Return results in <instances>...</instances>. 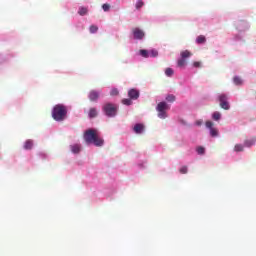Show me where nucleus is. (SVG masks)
Segmentation results:
<instances>
[{
    "mask_svg": "<svg viewBox=\"0 0 256 256\" xmlns=\"http://www.w3.org/2000/svg\"><path fill=\"white\" fill-rule=\"evenodd\" d=\"M171 109V105L167 103V101H161L156 105V111L158 113L159 119H167V111Z\"/></svg>",
    "mask_w": 256,
    "mask_h": 256,
    "instance_id": "39448f33",
    "label": "nucleus"
},
{
    "mask_svg": "<svg viewBox=\"0 0 256 256\" xmlns=\"http://www.w3.org/2000/svg\"><path fill=\"white\" fill-rule=\"evenodd\" d=\"M233 83L237 87H241V85H243V79H241V77H239V76H234L233 77Z\"/></svg>",
    "mask_w": 256,
    "mask_h": 256,
    "instance_id": "5701e85b",
    "label": "nucleus"
},
{
    "mask_svg": "<svg viewBox=\"0 0 256 256\" xmlns=\"http://www.w3.org/2000/svg\"><path fill=\"white\" fill-rule=\"evenodd\" d=\"M223 117V115L221 114V112L219 111H214L211 115V118L213 121L219 122L221 121V118Z\"/></svg>",
    "mask_w": 256,
    "mask_h": 256,
    "instance_id": "a211bd4d",
    "label": "nucleus"
},
{
    "mask_svg": "<svg viewBox=\"0 0 256 256\" xmlns=\"http://www.w3.org/2000/svg\"><path fill=\"white\" fill-rule=\"evenodd\" d=\"M101 97V91L99 90H90L88 93V99L91 103H97Z\"/></svg>",
    "mask_w": 256,
    "mask_h": 256,
    "instance_id": "9b49d317",
    "label": "nucleus"
},
{
    "mask_svg": "<svg viewBox=\"0 0 256 256\" xmlns=\"http://www.w3.org/2000/svg\"><path fill=\"white\" fill-rule=\"evenodd\" d=\"M217 101L219 102L221 109H224V111H229V109H231V104L229 103V96L227 93L218 94Z\"/></svg>",
    "mask_w": 256,
    "mask_h": 256,
    "instance_id": "0eeeda50",
    "label": "nucleus"
},
{
    "mask_svg": "<svg viewBox=\"0 0 256 256\" xmlns=\"http://www.w3.org/2000/svg\"><path fill=\"white\" fill-rule=\"evenodd\" d=\"M167 103H175L176 97L173 94H168L165 97Z\"/></svg>",
    "mask_w": 256,
    "mask_h": 256,
    "instance_id": "2f4dec72",
    "label": "nucleus"
},
{
    "mask_svg": "<svg viewBox=\"0 0 256 256\" xmlns=\"http://www.w3.org/2000/svg\"><path fill=\"white\" fill-rule=\"evenodd\" d=\"M13 57H15L13 53H0V73L5 70L7 63H9V60L13 59Z\"/></svg>",
    "mask_w": 256,
    "mask_h": 256,
    "instance_id": "6e6552de",
    "label": "nucleus"
},
{
    "mask_svg": "<svg viewBox=\"0 0 256 256\" xmlns=\"http://www.w3.org/2000/svg\"><path fill=\"white\" fill-rule=\"evenodd\" d=\"M195 125H196L197 127H201V125H203V120H197V121L195 122Z\"/></svg>",
    "mask_w": 256,
    "mask_h": 256,
    "instance_id": "4c0bfd02",
    "label": "nucleus"
},
{
    "mask_svg": "<svg viewBox=\"0 0 256 256\" xmlns=\"http://www.w3.org/2000/svg\"><path fill=\"white\" fill-rule=\"evenodd\" d=\"M181 123H183V125H185V121L184 120H182Z\"/></svg>",
    "mask_w": 256,
    "mask_h": 256,
    "instance_id": "58836bf2",
    "label": "nucleus"
},
{
    "mask_svg": "<svg viewBox=\"0 0 256 256\" xmlns=\"http://www.w3.org/2000/svg\"><path fill=\"white\" fill-rule=\"evenodd\" d=\"M138 55L140 57H143V59H155L157 57H159V51L155 48H151V49H140L138 51Z\"/></svg>",
    "mask_w": 256,
    "mask_h": 256,
    "instance_id": "423d86ee",
    "label": "nucleus"
},
{
    "mask_svg": "<svg viewBox=\"0 0 256 256\" xmlns=\"http://www.w3.org/2000/svg\"><path fill=\"white\" fill-rule=\"evenodd\" d=\"M84 141L86 145H94V147H103L105 140L99 136L97 130L94 128H88L84 132Z\"/></svg>",
    "mask_w": 256,
    "mask_h": 256,
    "instance_id": "f257e3e1",
    "label": "nucleus"
},
{
    "mask_svg": "<svg viewBox=\"0 0 256 256\" xmlns=\"http://www.w3.org/2000/svg\"><path fill=\"white\" fill-rule=\"evenodd\" d=\"M132 131L135 135H143V133H145V124L139 122L135 123L132 126Z\"/></svg>",
    "mask_w": 256,
    "mask_h": 256,
    "instance_id": "ddd939ff",
    "label": "nucleus"
},
{
    "mask_svg": "<svg viewBox=\"0 0 256 256\" xmlns=\"http://www.w3.org/2000/svg\"><path fill=\"white\" fill-rule=\"evenodd\" d=\"M102 9L103 11H105V13H107V11H109L111 9V6L107 3L102 5Z\"/></svg>",
    "mask_w": 256,
    "mask_h": 256,
    "instance_id": "c9c22d12",
    "label": "nucleus"
},
{
    "mask_svg": "<svg viewBox=\"0 0 256 256\" xmlns=\"http://www.w3.org/2000/svg\"><path fill=\"white\" fill-rule=\"evenodd\" d=\"M132 39L134 41H143L145 39V31H143L141 28L136 27L132 30Z\"/></svg>",
    "mask_w": 256,
    "mask_h": 256,
    "instance_id": "9d476101",
    "label": "nucleus"
},
{
    "mask_svg": "<svg viewBox=\"0 0 256 256\" xmlns=\"http://www.w3.org/2000/svg\"><path fill=\"white\" fill-rule=\"evenodd\" d=\"M255 141H256L255 138L245 140L243 145H244V147L251 148V147H253V145H255Z\"/></svg>",
    "mask_w": 256,
    "mask_h": 256,
    "instance_id": "a878e982",
    "label": "nucleus"
},
{
    "mask_svg": "<svg viewBox=\"0 0 256 256\" xmlns=\"http://www.w3.org/2000/svg\"><path fill=\"white\" fill-rule=\"evenodd\" d=\"M70 151L73 155H79L81 153V145L79 144H72L70 145Z\"/></svg>",
    "mask_w": 256,
    "mask_h": 256,
    "instance_id": "dca6fc26",
    "label": "nucleus"
},
{
    "mask_svg": "<svg viewBox=\"0 0 256 256\" xmlns=\"http://www.w3.org/2000/svg\"><path fill=\"white\" fill-rule=\"evenodd\" d=\"M74 27H75L76 31H79V32H81L85 29V25L81 21L76 22L74 24Z\"/></svg>",
    "mask_w": 256,
    "mask_h": 256,
    "instance_id": "b1692460",
    "label": "nucleus"
},
{
    "mask_svg": "<svg viewBox=\"0 0 256 256\" xmlns=\"http://www.w3.org/2000/svg\"><path fill=\"white\" fill-rule=\"evenodd\" d=\"M122 105H126V107H131V105H133V99L131 98H123L122 99Z\"/></svg>",
    "mask_w": 256,
    "mask_h": 256,
    "instance_id": "bb28decb",
    "label": "nucleus"
},
{
    "mask_svg": "<svg viewBox=\"0 0 256 256\" xmlns=\"http://www.w3.org/2000/svg\"><path fill=\"white\" fill-rule=\"evenodd\" d=\"M143 7H145V2H143V0H137L135 4V9L139 11L140 9H143Z\"/></svg>",
    "mask_w": 256,
    "mask_h": 256,
    "instance_id": "7c9ffc66",
    "label": "nucleus"
},
{
    "mask_svg": "<svg viewBox=\"0 0 256 256\" xmlns=\"http://www.w3.org/2000/svg\"><path fill=\"white\" fill-rule=\"evenodd\" d=\"M99 115V112L97 111V108L92 107L88 111V119H95Z\"/></svg>",
    "mask_w": 256,
    "mask_h": 256,
    "instance_id": "f3484780",
    "label": "nucleus"
},
{
    "mask_svg": "<svg viewBox=\"0 0 256 256\" xmlns=\"http://www.w3.org/2000/svg\"><path fill=\"white\" fill-rule=\"evenodd\" d=\"M234 153H243L245 146L243 144H236L233 149Z\"/></svg>",
    "mask_w": 256,
    "mask_h": 256,
    "instance_id": "412c9836",
    "label": "nucleus"
},
{
    "mask_svg": "<svg viewBox=\"0 0 256 256\" xmlns=\"http://www.w3.org/2000/svg\"><path fill=\"white\" fill-rule=\"evenodd\" d=\"M191 57V52L189 50H184L180 53V58L184 59L187 61Z\"/></svg>",
    "mask_w": 256,
    "mask_h": 256,
    "instance_id": "393cba45",
    "label": "nucleus"
},
{
    "mask_svg": "<svg viewBox=\"0 0 256 256\" xmlns=\"http://www.w3.org/2000/svg\"><path fill=\"white\" fill-rule=\"evenodd\" d=\"M52 119L57 123H62L67 117H69V107L63 103H59L53 106L52 108Z\"/></svg>",
    "mask_w": 256,
    "mask_h": 256,
    "instance_id": "7ed1b4c3",
    "label": "nucleus"
},
{
    "mask_svg": "<svg viewBox=\"0 0 256 256\" xmlns=\"http://www.w3.org/2000/svg\"><path fill=\"white\" fill-rule=\"evenodd\" d=\"M128 97L132 99V101H137V99L141 97V91L138 88H130L128 90Z\"/></svg>",
    "mask_w": 256,
    "mask_h": 256,
    "instance_id": "f8f14e48",
    "label": "nucleus"
},
{
    "mask_svg": "<svg viewBox=\"0 0 256 256\" xmlns=\"http://www.w3.org/2000/svg\"><path fill=\"white\" fill-rule=\"evenodd\" d=\"M164 73L166 77H173V75H175V70H173L171 67H168L164 70Z\"/></svg>",
    "mask_w": 256,
    "mask_h": 256,
    "instance_id": "c85d7f7f",
    "label": "nucleus"
},
{
    "mask_svg": "<svg viewBox=\"0 0 256 256\" xmlns=\"http://www.w3.org/2000/svg\"><path fill=\"white\" fill-rule=\"evenodd\" d=\"M146 161L145 160H140V161H138V163H137V167H138V169H140V170H143V169H145L146 168Z\"/></svg>",
    "mask_w": 256,
    "mask_h": 256,
    "instance_id": "473e14b6",
    "label": "nucleus"
},
{
    "mask_svg": "<svg viewBox=\"0 0 256 256\" xmlns=\"http://www.w3.org/2000/svg\"><path fill=\"white\" fill-rule=\"evenodd\" d=\"M196 153L197 155L203 156L205 155V153H207V149L205 148V146H197Z\"/></svg>",
    "mask_w": 256,
    "mask_h": 256,
    "instance_id": "4be33fe9",
    "label": "nucleus"
},
{
    "mask_svg": "<svg viewBox=\"0 0 256 256\" xmlns=\"http://www.w3.org/2000/svg\"><path fill=\"white\" fill-rule=\"evenodd\" d=\"M214 125L215 124L211 120L205 122V127L206 129H208L210 137L213 138L219 137V130L215 128Z\"/></svg>",
    "mask_w": 256,
    "mask_h": 256,
    "instance_id": "1a4fd4ad",
    "label": "nucleus"
},
{
    "mask_svg": "<svg viewBox=\"0 0 256 256\" xmlns=\"http://www.w3.org/2000/svg\"><path fill=\"white\" fill-rule=\"evenodd\" d=\"M78 15L80 17H85L86 15H89V7L87 6H80L77 11Z\"/></svg>",
    "mask_w": 256,
    "mask_h": 256,
    "instance_id": "2eb2a0df",
    "label": "nucleus"
},
{
    "mask_svg": "<svg viewBox=\"0 0 256 256\" xmlns=\"http://www.w3.org/2000/svg\"><path fill=\"white\" fill-rule=\"evenodd\" d=\"M234 27L237 31V34L233 35V41H235L236 43L244 41L245 33H247V31H249L251 27V25H249V22H247V20H237L234 22Z\"/></svg>",
    "mask_w": 256,
    "mask_h": 256,
    "instance_id": "f03ea898",
    "label": "nucleus"
},
{
    "mask_svg": "<svg viewBox=\"0 0 256 256\" xmlns=\"http://www.w3.org/2000/svg\"><path fill=\"white\" fill-rule=\"evenodd\" d=\"M99 31V27L95 24L90 25L89 27V33L91 35H95Z\"/></svg>",
    "mask_w": 256,
    "mask_h": 256,
    "instance_id": "cd10ccee",
    "label": "nucleus"
},
{
    "mask_svg": "<svg viewBox=\"0 0 256 256\" xmlns=\"http://www.w3.org/2000/svg\"><path fill=\"white\" fill-rule=\"evenodd\" d=\"M177 67H179L180 69H184V67H187V60H185L184 58H179L177 60Z\"/></svg>",
    "mask_w": 256,
    "mask_h": 256,
    "instance_id": "aec40b11",
    "label": "nucleus"
},
{
    "mask_svg": "<svg viewBox=\"0 0 256 256\" xmlns=\"http://www.w3.org/2000/svg\"><path fill=\"white\" fill-rule=\"evenodd\" d=\"M37 157L39 159H41L42 161H45V160L49 159V155H47V153H45L43 151L38 152Z\"/></svg>",
    "mask_w": 256,
    "mask_h": 256,
    "instance_id": "c756f323",
    "label": "nucleus"
},
{
    "mask_svg": "<svg viewBox=\"0 0 256 256\" xmlns=\"http://www.w3.org/2000/svg\"><path fill=\"white\" fill-rule=\"evenodd\" d=\"M110 95H111V97H117V95H119V89L112 88L110 91Z\"/></svg>",
    "mask_w": 256,
    "mask_h": 256,
    "instance_id": "f704fd0d",
    "label": "nucleus"
},
{
    "mask_svg": "<svg viewBox=\"0 0 256 256\" xmlns=\"http://www.w3.org/2000/svg\"><path fill=\"white\" fill-rule=\"evenodd\" d=\"M205 43H207V38L204 35H199L196 37L197 45H205Z\"/></svg>",
    "mask_w": 256,
    "mask_h": 256,
    "instance_id": "6ab92c4d",
    "label": "nucleus"
},
{
    "mask_svg": "<svg viewBox=\"0 0 256 256\" xmlns=\"http://www.w3.org/2000/svg\"><path fill=\"white\" fill-rule=\"evenodd\" d=\"M179 173L182 175H187V173H189V168L187 166H182L179 168Z\"/></svg>",
    "mask_w": 256,
    "mask_h": 256,
    "instance_id": "72a5a7b5",
    "label": "nucleus"
},
{
    "mask_svg": "<svg viewBox=\"0 0 256 256\" xmlns=\"http://www.w3.org/2000/svg\"><path fill=\"white\" fill-rule=\"evenodd\" d=\"M192 65H193V67H195L196 69H200V67H201L202 64H201V62H199V61H194Z\"/></svg>",
    "mask_w": 256,
    "mask_h": 256,
    "instance_id": "e433bc0d",
    "label": "nucleus"
},
{
    "mask_svg": "<svg viewBox=\"0 0 256 256\" xmlns=\"http://www.w3.org/2000/svg\"><path fill=\"white\" fill-rule=\"evenodd\" d=\"M33 147H35V141L33 139L25 140L23 144L24 151H31L33 150Z\"/></svg>",
    "mask_w": 256,
    "mask_h": 256,
    "instance_id": "4468645a",
    "label": "nucleus"
},
{
    "mask_svg": "<svg viewBox=\"0 0 256 256\" xmlns=\"http://www.w3.org/2000/svg\"><path fill=\"white\" fill-rule=\"evenodd\" d=\"M102 113L108 119H115L119 115V104L106 102L102 105Z\"/></svg>",
    "mask_w": 256,
    "mask_h": 256,
    "instance_id": "20e7f679",
    "label": "nucleus"
}]
</instances>
